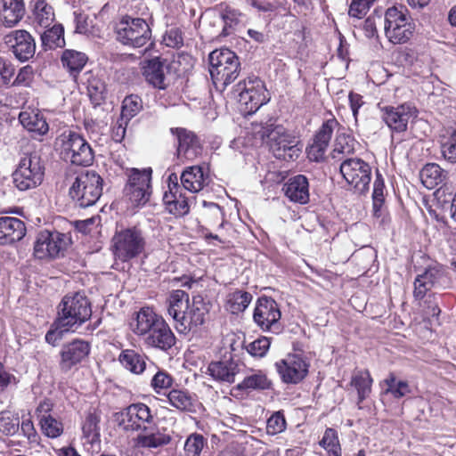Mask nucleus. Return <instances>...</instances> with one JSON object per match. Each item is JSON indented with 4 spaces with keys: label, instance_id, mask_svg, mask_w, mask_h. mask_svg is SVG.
I'll use <instances>...</instances> for the list:
<instances>
[{
    "label": "nucleus",
    "instance_id": "f257e3e1",
    "mask_svg": "<svg viewBox=\"0 0 456 456\" xmlns=\"http://www.w3.org/2000/svg\"><path fill=\"white\" fill-rule=\"evenodd\" d=\"M167 311L174 321L175 330L183 335L204 324L208 314L201 296L192 297L191 302L189 294L182 289L170 292L167 298Z\"/></svg>",
    "mask_w": 456,
    "mask_h": 456
},
{
    "label": "nucleus",
    "instance_id": "f03ea898",
    "mask_svg": "<svg viewBox=\"0 0 456 456\" xmlns=\"http://www.w3.org/2000/svg\"><path fill=\"white\" fill-rule=\"evenodd\" d=\"M131 327L137 336L143 337L148 347L166 352L175 345L176 338L169 325L149 307L142 308L137 313Z\"/></svg>",
    "mask_w": 456,
    "mask_h": 456
},
{
    "label": "nucleus",
    "instance_id": "7ed1b4c3",
    "mask_svg": "<svg viewBox=\"0 0 456 456\" xmlns=\"http://www.w3.org/2000/svg\"><path fill=\"white\" fill-rule=\"evenodd\" d=\"M252 132L262 142H265L274 156L284 160L297 159L301 148L297 139L289 134L282 126L266 123L265 125L252 124Z\"/></svg>",
    "mask_w": 456,
    "mask_h": 456
},
{
    "label": "nucleus",
    "instance_id": "20e7f679",
    "mask_svg": "<svg viewBox=\"0 0 456 456\" xmlns=\"http://www.w3.org/2000/svg\"><path fill=\"white\" fill-rule=\"evenodd\" d=\"M103 179L94 170L79 173L69 189V196L77 208H86L96 204L102 194Z\"/></svg>",
    "mask_w": 456,
    "mask_h": 456
},
{
    "label": "nucleus",
    "instance_id": "39448f33",
    "mask_svg": "<svg viewBox=\"0 0 456 456\" xmlns=\"http://www.w3.org/2000/svg\"><path fill=\"white\" fill-rule=\"evenodd\" d=\"M92 315L91 305L86 296L77 292L66 295L58 306V318L55 324L65 330L80 326Z\"/></svg>",
    "mask_w": 456,
    "mask_h": 456
},
{
    "label": "nucleus",
    "instance_id": "423d86ee",
    "mask_svg": "<svg viewBox=\"0 0 456 456\" xmlns=\"http://www.w3.org/2000/svg\"><path fill=\"white\" fill-rule=\"evenodd\" d=\"M209 73L215 84L224 87L232 83L239 76L240 63L238 56L227 48L213 51L209 56Z\"/></svg>",
    "mask_w": 456,
    "mask_h": 456
},
{
    "label": "nucleus",
    "instance_id": "0eeeda50",
    "mask_svg": "<svg viewBox=\"0 0 456 456\" xmlns=\"http://www.w3.org/2000/svg\"><path fill=\"white\" fill-rule=\"evenodd\" d=\"M385 35L394 45L408 42L413 35L414 24L403 5L392 6L385 13Z\"/></svg>",
    "mask_w": 456,
    "mask_h": 456
},
{
    "label": "nucleus",
    "instance_id": "6e6552de",
    "mask_svg": "<svg viewBox=\"0 0 456 456\" xmlns=\"http://www.w3.org/2000/svg\"><path fill=\"white\" fill-rule=\"evenodd\" d=\"M44 175L45 167L40 156L36 153L25 154L12 173L13 184L21 191L32 190L42 183Z\"/></svg>",
    "mask_w": 456,
    "mask_h": 456
},
{
    "label": "nucleus",
    "instance_id": "1a4fd4ad",
    "mask_svg": "<svg viewBox=\"0 0 456 456\" xmlns=\"http://www.w3.org/2000/svg\"><path fill=\"white\" fill-rule=\"evenodd\" d=\"M145 244L140 230L135 227L126 228L115 232L111 240V250L116 259L127 262L141 255Z\"/></svg>",
    "mask_w": 456,
    "mask_h": 456
},
{
    "label": "nucleus",
    "instance_id": "9d476101",
    "mask_svg": "<svg viewBox=\"0 0 456 456\" xmlns=\"http://www.w3.org/2000/svg\"><path fill=\"white\" fill-rule=\"evenodd\" d=\"M240 110L246 114L255 113L269 102L270 96L264 82L258 77H248L235 86Z\"/></svg>",
    "mask_w": 456,
    "mask_h": 456
},
{
    "label": "nucleus",
    "instance_id": "9b49d317",
    "mask_svg": "<svg viewBox=\"0 0 456 456\" xmlns=\"http://www.w3.org/2000/svg\"><path fill=\"white\" fill-rule=\"evenodd\" d=\"M61 155L64 160L77 166H89L93 163L94 155L87 141L79 134L69 131L59 137Z\"/></svg>",
    "mask_w": 456,
    "mask_h": 456
},
{
    "label": "nucleus",
    "instance_id": "f8f14e48",
    "mask_svg": "<svg viewBox=\"0 0 456 456\" xmlns=\"http://www.w3.org/2000/svg\"><path fill=\"white\" fill-rule=\"evenodd\" d=\"M117 39L125 45L139 48L151 38V30L145 20L123 17L116 26Z\"/></svg>",
    "mask_w": 456,
    "mask_h": 456
},
{
    "label": "nucleus",
    "instance_id": "ddd939ff",
    "mask_svg": "<svg viewBox=\"0 0 456 456\" xmlns=\"http://www.w3.org/2000/svg\"><path fill=\"white\" fill-rule=\"evenodd\" d=\"M70 244V238L66 233L57 231L40 232L34 243L35 257L45 260L63 256Z\"/></svg>",
    "mask_w": 456,
    "mask_h": 456
},
{
    "label": "nucleus",
    "instance_id": "4468645a",
    "mask_svg": "<svg viewBox=\"0 0 456 456\" xmlns=\"http://www.w3.org/2000/svg\"><path fill=\"white\" fill-rule=\"evenodd\" d=\"M151 168H131L127 171V182L124 188L125 196L134 206L144 205L151 194Z\"/></svg>",
    "mask_w": 456,
    "mask_h": 456
},
{
    "label": "nucleus",
    "instance_id": "2eb2a0df",
    "mask_svg": "<svg viewBox=\"0 0 456 456\" xmlns=\"http://www.w3.org/2000/svg\"><path fill=\"white\" fill-rule=\"evenodd\" d=\"M339 170L355 192L362 194L368 191L371 180V167L369 163L359 158H346L342 160Z\"/></svg>",
    "mask_w": 456,
    "mask_h": 456
},
{
    "label": "nucleus",
    "instance_id": "dca6fc26",
    "mask_svg": "<svg viewBox=\"0 0 456 456\" xmlns=\"http://www.w3.org/2000/svg\"><path fill=\"white\" fill-rule=\"evenodd\" d=\"M118 426L125 431L141 432L154 423L151 409L144 403H133L117 414Z\"/></svg>",
    "mask_w": 456,
    "mask_h": 456
},
{
    "label": "nucleus",
    "instance_id": "f3484780",
    "mask_svg": "<svg viewBox=\"0 0 456 456\" xmlns=\"http://www.w3.org/2000/svg\"><path fill=\"white\" fill-rule=\"evenodd\" d=\"M381 118L393 131L402 133L407 130L408 124L418 116L416 107L404 102L397 106H384L380 108Z\"/></svg>",
    "mask_w": 456,
    "mask_h": 456
},
{
    "label": "nucleus",
    "instance_id": "a211bd4d",
    "mask_svg": "<svg viewBox=\"0 0 456 456\" xmlns=\"http://www.w3.org/2000/svg\"><path fill=\"white\" fill-rule=\"evenodd\" d=\"M275 367L284 383L297 384L307 375L309 365L301 355L288 354L277 362Z\"/></svg>",
    "mask_w": 456,
    "mask_h": 456
},
{
    "label": "nucleus",
    "instance_id": "6ab92c4d",
    "mask_svg": "<svg viewBox=\"0 0 456 456\" xmlns=\"http://www.w3.org/2000/svg\"><path fill=\"white\" fill-rule=\"evenodd\" d=\"M281 316V310L274 299L265 296L257 299L253 320L261 330H272L277 329Z\"/></svg>",
    "mask_w": 456,
    "mask_h": 456
},
{
    "label": "nucleus",
    "instance_id": "aec40b11",
    "mask_svg": "<svg viewBox=\"0 0 456 456\" xmlns=\"http://www.w3.org/2000/svg\"><path fill=\"white\" fill-rule=\"evenodd\" d=\"M90 345L83 339H74L62 346L60 352V368L62 371H69L72 367L81 362L88 356Z\"/></svg>",
    "mask_w": 456,
    "mask_h": 456
},
{
    "label": "nucleus",
    "instance_id": "412c9836",
    "mask_svg": "<svg viewBox=\"0 0 456 456\" xmlns=\"http://www.w3.org/2000/svg\"><path fill=\"white\" fill-rule=\"evenodd\" d=\"M5 42L11 45L13 54L20 61H26L35 54V40L26 30L12 31L5 37Z\"/></svg>",
    "mask_w": 456,
    "mask_h": 456
},
{
    "label": "nucleus",
    "instance_id": "4be33fe9",
    "mask_svg": "<svg viewBox=\"0 0 456 456\" xmlns=\"http://www.w3.org/2000/svg\"><path fill=\"white\" fill-rule=\"evenodd\" d=\"M169 67L166 61L159 57L147 60L143 62L142 74L146 81L155 88L164 90L170 85L168 77Z\"/></svg>",
    "mask_w": 456,
    "mask_h": 456
},
{
    "label": "nucleus",
    "instance_id": "5701e85b",
    "mask_svg": "<svg viewBox=\"0 0 456 456\" xmlns=\"http://www.w3.org/2000/svg\"><path fill=\"white\" fill-rule=\"evenodd\" d=\"M178 141L177 157L181 159L192 160L201 153V146L198 137L185 128H172Z\"/></svg>",
    "mask_w": 456,
    "mask_h": 456
},
{
    "label": "nucleus",
    "instance_id": "b1692460",
    "mask_svg": "<svg viewBox=\"0 0 456 456\" xmlns=\"http://www.w3.org/2000/svg\"><path fill=\"white\" fill-rule=\"evenodd\" d=\"M444 278V272L442 268L434 266L428 267L426 271L418 275L414 281L413 297L421 300L428 290L441 285Z\"/></svg>",
    "mask_w": 456,
    "mask_h": 456
},
{
    "label": "nucleus",
    "instance_id": "393cba45",
    "mask_svg": "<svg viewBox=\"0 0 456 456\" xmlns=\"http://www.w3.org/2000/svg\"><path fill=\"white\" fill-rule=\"evenodd\" d=\"M26 234L24 223L17 217H0V245L20 240Z\"/></svg>",
    "mask_w": 456,
    "mask_h": 456
},
{
    "label": "nucleus",
    "instance_id": "a878e982",
    "mask_svg": "<svg viewBox=\"0 0 456 456\" xmlns=\"http://www.w3.org/2000/svg\"><path fill=\"white\" fill-rule=\"evenodd\" d=\"M239 371V364L232 359L211 362L207 370L213 379L230 384L235 381Z\"/></svg>",
    "mask_w": 456,
    "mask_h": 456
},
{
    "label": "nucleus",
    "instance_id": "bb28decb",
    "mask_svg": "<svg viewBox=\"0 0 456 456\" xmlns=\"http://www.w3.org/2000/svg\"><path fill=\"white\" fill-rule=\"evenodd\" d=\"M283 190L290 201L299 204H306L309 201V183L303 175L289 178Z\"/></svg>",
    "mask_w": 456,
    "mask_h": 456
},
{
    "label": "nucleus",
    "instance_id": "cd10ccee",
    "mask_svg": "<svg viewBox=\"0 0 456 456\" xmlns=\"http://www.w3.org/2000/svg\"><path fill=\"white\" fill-rule=\"evenodd\" d=\"M170 441V436L160 431L154 422L138 434L135 444L138 447L151 449L166 445Z\"/></svg>",
    "mask_w": 456,
    "mask_h": 456
},
{
    "label": "nucleus",
    "instance_id": "c85d7f7f",
    "mask_svg": "<svg viewBox=\"0 0 456 456\" xmlns=\"http://www.w3.org/2000/svg\"><path fill=\"white\" fill-rule=\"evenodd\" d=\"M25 12L22 0H0V23L5 27L15 26Z\"/></svg>",
    "mask_w": 456,
    "mask_h": 456
},
{
    "label": "nucleus",
    "instance_id": "c756f323",
    "mask_svg": "<svg viewBox=\"0 0 456 456\" xmlns=\"http://www.w3.org/2000/svg\"><path fill=\"white\" fill-rule=\"evenodd\" d=\"M182 186L190 192H198L207 184L208 175L200 166L186 167L180 176Z\"/></svg>",
    "mask_w": 456,
    "mask_h": 456
},
{
    "label": "nucleus",
    "instance_id": "7c9ffc66",
    "mask_svg": "<svg viewBox=\"0 0 456 456\" xmlns=\"http://www.w3.org/2000/svg\"><path fill=\"white\" fill-rule=\"evenodd\" d=\"M20 122L34 138L45 135L49 131V126L42 115L35 112L22 111L19 116Z\"/></svg>",
    "mask_w": 456,
    "mask_h": 456
},
{
    "label": "nucleus",
    "instance_id": "2f4dec72",
    "mask_svg": "<svg viewBox=\"0 0 456 456\" xmlns=\"http://www.w3.org/2000/svg\"><path fill=\"white\" fill-rule=\"evenodd\" d=\"M163 201L167 210L175 216H183L190 211L188 200L183 193V190L174 194L172 192H165Z\"/></svg>",
    "mask_w": 456,
    "mask_h": 456
},
{
    "label": "nucleus",
    "instance_id": "473e14b6",
    "mask_svg": "<svg viewBox=\"0 0 456 456\" xmlns=\"http://www.w3.org/2000/svg\"><path fill=\"white\" fill-rule=\"evenodd\" d=\"M118 360L126 370L134 374H141L146 369V357L134 350H122Z\"/></svg>",
    "mask_w": 456,
    "mask_h": 456
},
{
    "label": "nucleus",
    "instance_id": "72a5a7b5",
    "mask_svg": "<svg viewBox=\"0 0 456 456\" xmlns=\"http://www.w3.org/2000/svg\"><path fill=\"white\" fill-rule=\"evenodd\" d=\"M419 176L423 185L431 190L444 182L445 173L439 165L428 163L421 169Z\"/></svg>",
    "mask_w": 456,
    "mask_h": 456
},
{
    "label": "nucleus",
    "instance_id": "f704fd0d",
    "mask_svg": "<svg viewBox=\"0 0 456 456\" xmlns=\"http://www.w3.org/2000/svg\"><path fill=\"white\" fill-rule=\"evenodd\" d=\"M372 381L368 370H356L354 372L350 384L357 391L358 403H361L370 395Z\"/></svg>",
    "mask_w": 456,
    "mask_h": 456
},
{
    "label": "nucleus",
    "instance_id": "c9c22d12",
    "mask_svg": "<svg viewBox=\"0 0 456 456\" xmlns=\"http://www.w3.org/2000/svg\"><path fill=\"white\" fill-rule=\"evenodd\" d=\"M101 415L94 410L89 411L82 424L83 436L87 443L94 444L100 438Z\"/></svg>",
    "mask_w": 456,
    "mask_h": 456
},
{
    "label": "nucleus",
    "instance_id": "e433bc0d",
    "mask_svg": "<svg viewBox=\"0 0 456 456\" xmlns=\"http://www.w3.org/2000/svg\"><path fill=\"white\" fill-rule=\"evenodd\" d=\"M86 62L87 56L78 51L67 49L61 55V63L70 73L80 72Z\"/></svg>",
    "mask_w": 456,
    "mask_h": 456
},
{
    "label": "nucleus",
    "instance_id": "4c0bfd02",
    "mask_svg": "<svg viewBox=\"0 0 456 456\" xmlns=\"http://www.w3.org/2000/svg\"><path fill=\"white\" fill-rule=\"evenodd\" d=\"M169 403L175 409L182 411H192L194 398L185 390L173 389L167 394Z\"/></svg>",
    "mask_w": 456,
    "mask_h": 456
},
{
    "label": "nucleus",
    "instance_id": "58836bf2",
    "mask_svg": "<svg viewBox=\"0 0 456 456\" xmlns=\"http://www.w3.org/2000/svg\"><path fill=\"white\" fill-rule=\"evenodd\" d=\"M252 295L247 291L236 290L227 296L226 309L232 314L243 312L250 304Z\"/></svg>",
    "mask_w": 456,
    "mask_h": 456
},
{
    "label": "nucleus",
    "instance_id": "ea45409f",
    "mask_svg": "<svg viewBox=\"0 0 456 456\" xmlns=\"http://www.w3.org/2000/svg\"><path fill=\"white\" fill-rule=\"evenodd\" d=\"M219 17L223 22V29L220 35L227 37L232 34L242 20L243 15L237 10L226 7Z\"/></svg>",
    "mask_w": 456,
    "mask_h": 456
},
{
    "label": "nucleus",
    "instance_id": "a19ab883",
    "mask_svg": "<svg viewBox=\"0 0 456 456\" xmlns=\"http://www.w3.org/2000/svg\"><path fill=\"white\" fill-rule=\"evenodd\" d=\"M354 140L351 136L345 134L338 135L331 153L332 158L344 160L354 152Z\"/></svg>",
    "mask_w": 456,
    "mask_h": 456
},
{
    "label": "nucleus",
    "instance_id": "79ce46f5",
    "mask_svg": "<svg viewBox=\"0 0 456 456\" xmlns=\"http://www.w3.org/2000/svg\"><path fill=\"white\" fill-rule=\"evenodd\" d=\"M271 380L262 371L252 373L244 378L238 385L239 389L265 390L270 388Z\"/></svg>",
    "mask_w": 456,
    "mask_h": 456
},
{
    "label": "nucleus",
    "instance_id": "37998d69",
    "mask_svg": "<svg viewBox=\"0 0 456 456\" xmlns=\"http://www.w3.org/2000/svg\"><path fill=\"white\" fill-rule=\"evenodd\" d=\"M44 46L50 49L63 47L65 45L64 28L61 25H54L45 30L41 36Z\"/></svg>",
    "mask_w": 456,
    "mask_h": 456
},
{
    "label": "nucleus",
    "instance_id": "c03bdc74",
    "mask_svg": "<svg viewBox=\"0 0 456 456\" xmlns=\"http://www.w3.org/2000/svg\"><path fill=\"white\" fill-rule=\"evenodd\" d=\"M74 21L76 24L75 31L79 34H85L91 37H100L101 30L100 28L93 25V20L89 19L88 15L74 12Z\"/></svg>",
    "mask_w": 456,
    "mask_h": 456
},
{
    "label": "nucleus",
    "instance_id": "a18cd8bd",
    "mask_svg": "<svg viewBox=\"0 0 456 456\" xmlns=\"http://www.w3.org/2000/svg\"><path fill=\"white\" fill-rule=\"evenodd\" d=\"M441 150L445 159L456 162V129H448L442 136Z\"/></svg>",
    "mask_w": 456,
    "mask_h": 456
},
{
    "label": "nucleus",
    "instance_id": "49530a36",
    "mask_svg": "<svg viewBox=\"0 0 456 456\" xmlns=\"http://www.w3.org/2000/svg\"><path fill=\"white\" fill-rule=\"evenodd\" d=\"M387 385L386 394H391L395 398H401L411 393V388L406 381L397 380L393 373L384 380Z\"/></svg>",
    "mask_w": 456,
    "mask_h": 456
},
{
    "label": "nucleus",
    "instance_id": "de8ad7c7",
    "mask_svg": "<svg viewBox=\"0 0 456 456\" xmlns=\"http://www.w3.org/2000/svg\"><path fill=\"white\" fill-rule=\"evenodd\" d=\"M320 445L328 452L329 456H341V447L335 429L327 428L325 430Z\"/></svg>",
    "mask_w": 456,
    "mask_h": 456
},
{
    "label": "nucleus",
    "instance_id": "09e8293b",
    "mask_svg": "<svg viewBox=\"0 0 456 456\" xmlns=\"http://www.w3.org/2000/svg\"><path fill=\"white\" fill-rule=\"evenodd\" d=\"M36 21L44 28L48 27L54 19L53 8L44 0H38L34 8Z\"/></svg>",
    "mask_w": 456,
    "mask_h": 456
},
{
    "label": "nucleus",
    "instance_id": "8fccbe9b",
    "mask_svg": "<svg viewBox=\"0 0 456 456\" xmlns=\"http://www.w3.org/2000/svg\"><path fill=\"white\" fill-rule=\"evenodd\" d=\"M39 423L42 432L48 437L56 438L63 432L62 423L52 415L41 417Z\"/></svg>",
    "mask_w": 456,
    "mask_h": 456
},
{
    "label": "nucleus",
    "instance_id": "3c124183",
    "mask_svg": "<svg viewBox=\"0 0 456 456\" xmlns=\"http://www.w3.org/2000/svg\"><path fill=\"white\" fill-rule=\"evenodd\" d=\"M338 125V123L335 118L325 121L316 134L314 142L328 148L333 131Z\"/></svg>",
    "mask_w": 456,
    "mask_h": 456
},
{
    "label": "nucleus",
    "instance_id": "603ef678",
    "mask_svg": "<svg viewBox=\"0 0 456 456\" xmlns=\"http://www.w3.org/2000/svg\"><path fill=\"white\" fill-rule=\"evenodd\" d=\"M19 418L12 416L9 411L0 413V432L12 436L19 430Z\"/></svg>",
    "mask_w": 456,
    "mask_h": 456
},
{
    "label": "nucleus",
    "instance_id": "864d4df0",
    "mask_svg": "<svg viewBox=\"0 0 456 456\" xmlns=\"http://www.w3.org/2000/svg\"><path fill=\"white\" fill-rule=\"evenodd\" d=\"M205 446L202 435L192 434L188 436L184 444L185 456H199Z\"/></svg>",
    "mask_w": 456,
    "mask_h": 456
},
{
    "label": "nucleus",
    "instance_id": "5fc2aeb1",
    "mask_svg": "<svg viewBox=\"0 0 456 456\" xmlns=\"http://www.w3.org/2000/svg\"><path fill=\"white\" fill-rule=\"evenodd\" d=\"M270 345V339L266 337H262L248 344L246 350L254 357H263L266 354Z\"/></svg>",
    "mask_w": 456,
    "mask_h": 456
},
{
    "label": "nucleus",
    "instance_id": "6e6d98bb",
    "mask_svg": "<svg viewBox=\"0 0 456 456\" xmlns=\"http://www.w3.org/2000/svg\"><path fill=\"white\" fill-rule=\"evenodd\" d=\"M384 190H385V183L381 176V175L378 172L376 175V179L373 183V193H372V199H373V208L375 210V213H377L380 208L382 207L385 196H384Z\"/></svg>",
    "mask_w": 456,
    "mask_h": 456
},
{
    "label": "nucleus",
    "instance_id": "4d7b16f0",
    "mask_svg": "<svg viewBox=\"0 0 456 456\" xmlns=\"http://www.w3.org/2000/svg\"><path fill=\"white\" fill-rule=\"evenodd\" d=\"M173 384V378L165 370H158L151 379V386L159 394L163 389L169 388Z\"/></svg>",
    "mask_w": 456,
    "mask_h": 456
},
{
    "label": "nucleus",
    "instance_id": "13d9d810",
    "mask_svg": "<svg viewBox=\"0 0 456 456\" xmlns=\"http://www.w3.org/2000/svg\"><path fill=\"white\" fill-rule=\"evenodd\" d=\"M142 109V100L137 95L126 96L123 101L122 115L126 118L135 116Z\"/></svg>",
    "mask_w": 456,
    "mask_h": 456
},
{
    "label": "nucleus",
    "instance_id": "bf43d9fd",
    "mask_svg": "<svg viewBox=\"0 0 456 456\" xmlns=\"http://www.w3.org/2000/svg\"><path fill=\"white\" fill-rule=\"evenodd\" d=\"M286 428V419L281 411L273 413L267 420L266 430L270 435L282 432Z\"/></svg>",
    "mask_w": 456,
    "mask_h": 456
},
{
    "label": "nucleus",
    "instance_id": "052dcab7",
    "mask_svg": "<svg viewBox=\"0 0 456 456\" xmlns=\"http://www.w3.org/2000/svg\"><path fill=\"white\" fill-rule=\"evenodd\" d=\"M14 73V66L9 61L0 56V86H10Z\"/></svg>",
    "mask_w": 456,
    "mask_h": 456
},
{
    "label": "nucleus",
    "instance_id": "680f3d73",
    "mask_svg": "<svg viewBox=\"0 0 456 456\" xmlns=\"http://www.w3.org/2000/svg\"><path fill=\"white\" fill-rule=\"evenodd\" d=\"M370 4L366 0H353L348 13L350 16L362 19L369 11Z\"/></svg>",
    "mask_w": 456,
    "mask_h": 456
},
{
    "label": "nucleus",
    "instance_id": "e2e57ef3",
    "mask_svg": "<svg viewBox=\"0 0 456 456\" xmlns=\"http://www.w3.org/2000/svg\"><path fill=\"white\" fill-rule=\"evenodd\" d=\"M33 78V70L30 66L21 68L11 86H28Z\"/></svg>",
    "mask_w": 456,
    "mask_h": 456
},
{
    "label": "nucleus",
    "instance_id": "0e129e2a",
    "mask_svg": "<svg viewBox=\"0 0 456 456\" xmlns=\"http://www.w3.org/2000/svg\"><path fill=\"white\" fill-rule=\"evenodd\" d=\"M88 94L90 96L91 101L95 104L98 105L100 102L103 100L104 96V86L102 83H96L94 85L93 83H90L88 87Z\"/></svg>",
    "mask_w": 456,
    "mask_h": 456
},
{
    "label": "nucleus",
    "instance_id": "69168bd1",
    "mask_svg": "<svg viewBox=\"0 0 456 456\" xmlns=\"http://www.w3.org/2000/svg\"><path fill=\"white\" fill-rule=\"evenodd\" d=\"M204 206L208 208V216L216 221H221L220 224L218 225L219 228L223 227L224 224V212L221 207L214 202L206 203L204 202Z\"/></svg>",
    "mask_w": 456,
    "mask_h": 456
},
{
    "label": "nucleus",
    "instance_id": "338daca9",
    "mask_svg": "<svg viewBox=\"0 0 456 456\" xmlns=\"http://www.w3.org/2000/svg\"><path fill=\"white\" fill-rule=\"evenodd\" d=\"M326 151L327 148L314 142L307 150V155L310 160L319 162L324 159Z\"/></svg>",
    "mask_w": 456,
    "mask_h": 456
},
{
    "label": "nucleus",
    "instance_id": "774afa93",
    "mask_svg": "<svg viewBox=\"0 0 456 456\" xmlns=\"http://www.w3.org/2000/svg\"><path fill=\"white\" fill-rule=\"evenodd\" d=\"M167 46L170 47H179L183 45V37L181 33L176 29H170L165 38H164Z\"/></svg>",
    "mask_w": 456,
    "mask_h": 456
}]
</instances>
